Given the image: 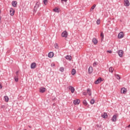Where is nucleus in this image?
<instances>
[{"instance_id":"obj_15","label":"nucleus","mask_w":130,"mask_h":130,"mask_svg":"<svg viewBox=\"0 0 130 130\" xmlns=\"http://www.w3.org/2000/svg\"><path fill=\"white\" fill-rule=\"evenodd\" d=\"M116 119H117L116 115H114L113 116V117L111 119V120L114 122L116 121Z\"/></svg>"},{"instance_id":"obj_43","label":"nucleus","mask_w":130,"mask_h":130,"mask_svg":"<svg viewBox=\"0 0 130 130\" xmlns=\"http://www.w3.org/2000/svg\"><path fill=\"white\" fill-rule=\"evenodd\" d=\"M55 65L54 64V63H52L51 64V66L52 67H54Z\"/></svg>"},{"instance_id":"obj_44","label":"nucleus","mask_w":130,"mask_h":130,"mask_svg":"<svg viewBox=\"0 0 130 130\" xmlns=\"http://www.w3.org/2000/svg\"><path fill=\"white\" fill-rule=\"evenodd\" d=\"M78 130H82V128L80 127L79 128H78Z\"/></svg>"},{"instance_id":"obj_21","label":"nucleus","mask_w":130,"mask_h":130,"mask_svg":"<svg viewBox=\"0 0 130 130\" xmlns=\"http://www.w3.org/2000/svg\"><path fill=\"white\" fill-rule=\"evenodd\" d=\"M72 75L73 76H74V75H76V69H73L72 70Z\"/></svg>"},{"instance_id":"obj_20","label":"nucleus","mask_w":130,"mask_h":130,"mask_svg":"<svg viewBox=\"0 0 130 130\" xmlns=\"http://www.w3.org/2000/svg\"><path fill=\"white\" fill-rule=\"evenodd\" d=\"M66 59H68L69 60H72V56L67 55L66 56Z\"/></svg>"},{"instance_id":"obj_4","label":"nucleus","mask_w":130,"mask_h":130,"mask_svg":"<svg viewBox=\"0 0 130 130\" xmlns=\"http://www.w3.org/2000/svg\"><path fill=\"white\" fill-rule=\"evenodd\" d=\"M123 37H124V35H123V32H120L118 35V38L119 39H121V38H123Z\"/></svg>"},{"instance_id":"obj_31","label":"nucleus","mask_w":130,"mask_h":130,"mask_svg":"<svg viewBox=\"0 0 130 130\" xmlns=\"http://www.w3.org/2000/svg\"><path fill=\"white\" fill-rule=\"evenodd\" d=\"M43 3H44V5H45V6H46V5H47V3H48V0H44Z\"/></svg>"},{"instance_id":"obj_22","label":"nucleus","mask_w":130,"mask_h":130,"mask_svg":"<svg viewBox=\"0 0 130 130\" xmlns=\"http://www.w3.org/2000/svg\"><path fill=\"white\" fill-rule=\"evenodd\" d=\"M109 71L110 73H113V71H114V69H113V68H112V67H110L109 69Z\"/></svg>"},{"instance_id":"obj_26","label":"nucleus","mask_w":130,"mask_h":130,"mask_svg":"<svg viewBox=\"0 0 130 130\" xmlns=\"http://www.w3.org/2000/svg\"><path fill=\"white\" fill-rule=\"evenodd\" d=\"M4 98L6 102H9V97L8 96H5Z\"/></svg>"},{"instance_id":"obj_12","label":"nucleus","mask_w":130,"mask_h":130,"mask_svg":"<svg viewBox=\"0 0 130 130\" xmlns=\"http://www.w3.org/2000/svg\"><path fill=\"white\" fill-rule=\"evenodd\" d=\"M31 69H32V70H34L36 68V63L33 62L30 65Z\"/></svg>"},{"instance_id":"obj_19","label":"nucleus","mask_w":130,"mask_h":130,"mask_svg":"<svg viewBox=\"0 0 130 130\" xmlns=\"http://www.w3.org/2000/svg\"><path fill=\"white\" fill-rule=\"evenodd\" d=\"M87 93L88 94L89 96H91L92 95V93L91 92V90H90V88H88L87 89Z\"/></svg>"},{"instance_id":"obj_46","label":"nucleus","mask_w":130,"mask_h":130,"mask_svg":"<svg viewBox=\"0 0 130 130\" xmlns=\"http://www.w3.org/2000/svg\"><path fill=\"white\" fill-rule=\"evenodd\" d=\"M28 127H29L30 128H31V126H28Z\"/></svg>"},{"instance_id":"obj_7","label":"nucleus","mask_w":130,"mask_h":130,"mask_svg":"<svg viewBox=\"0 0 130 130\" xmlns=\"http://www.w3.org/2000/svg\"><path fill=\"white\" fill-rule=\"evenodd\" d=\"M102 81V78L100 77L94 82V84H99V83H101Z\"/></svg>"},{"instance_id":"obj_39","label":"nucleus","mask_w":130,"mask_h":130,"mask_svg":"<svg viewBox=\"0 0 130 130\" xmlns=\"http://www.w3.org/2000/svg\"><path fill=\"white\" fill-rule=\"evenodd\" d=\"M61 2H64V3H67V2H68V0H61Z\"/></svg>"},{"instance_id":"obj_32","label":"nucleus","mask_w":130,"mask_h":130,"mask_svg":"<svg viewBox=\"0 0 130 130\" xmlns=\"http://www.w3.org/2000/svg\"><path fill=\"white\" fill-rule=\"evenodd\" d=\"M101 37L102 40L104 39V34H103V32L101 33Z\"/></svg>"},{"instance_id":"obj_36","label":"nucleus","mask_w":130,"mask_h":130,"mask_svg":"<svg viewBox=\"0 0 130 130\" xmlns=\"http://www.w3.org/2000/svg\"><path fill=\"white\" fill-rule=\"evenodd\" d=\"M18 74H19V71H17L16 72V76H17V77H19V75H18Z\"/></svg>"},{"instance_id":"obj_1","label":"nucleus","mask_w":130,"mask_h":130,"mask_svg":"<svg viewBox=\"0 0 130 130\" xmlns=\"http://www.w3.org/2000/svg\"><path fill=\"white\" fill-rule=\"evenodd\" d=\"M39 5H40V3L39 2H37L35 6L34 7V12L35 13H36L37 12V9H38L39 8Z\"/></svg>"},{"instance_id":"obj_8","label":"nucleus","mask_w":130,"mask_h":130,"mask_svg":"<svg viewBox=\"0 0 130 130\" xmlns=\"http://www.w3.org/2000/svg\"><path fill=\"white\" fill-rule=\"evenodd\" d=\"M68 89L71 91V93H74L75 92V88L72 86L68 87Z\"/></svg>"},{"instance_id":"obj_34","label":"nucleus","mask_w":130,"mask_h":130,"mask_svg":"<svg viewBox=\"0 0 130 130\" xmlns=\"http://www.w3.org/2000/svg\"><path fill=\"white\" fill-rule=\"evenodd\" d=\"M97 64H98V63H97V62H94L93 63V67H96V66H97Z\"/></svg>"},{"instance_id":"obj_9","label":"nucleus","mask_w":130,"mask_h":130,"mask_svg":"<svg viewBox=\"0 0 130 130\" xmlns=\"http://www.w3.org/2000/svg\"><path fill=\"white\" fill-rule=\"evenodd\" d=\"M126 89L124 87H123L121 89V93L122 94H125L126 93Z\"/></svg>"},{"instance_id":"obj_14","label":"nucleus","mask_w":130,"mask_h":130,"mask_svg":"<svg viewBox=\"0 0 130 130\" xmlns=\"http://www.w3.org/2000/svg\"><path fill=\"white\" fill-rule=\"evenodd\" d=\"M92 42L94 43V45H96V44L98 43V41L97 40V39L93 38L92 39Z\"/></svg>"},{"instance_id":"obj_48","label":"nucleus","mask_w":130,"mask_h":130,"mask_svg":"<svg viewBox=\"0 0 130 130\" xmlns=\"http://www.w3.org/2000/svg\"><path fill=\"white\" fill-rule=\"evenodd\" d=\"M0 14H1V10H0Z\"/></svg>"},{"instance_id":"obj_18","label":"nucleus","mask_w":130,"mask_h":130,"mask_svg":"<svg viewBox=\"0 0 130 130\" xmlns=\"http://www.w3.org/2000/svg\"><path fill=\"white\" fill-rule=\"evenodd\" d=\"M92 72H93V68H92V67H89V68H88V73L92 74Z\"/></svg>"},{"instance_id":"obj_37","label":"nucleus","mask_w":130,"mask_h":130,"mask_svg":"<svg viewBox=\"0 0 130 130\" xmlns=\"http://www.w3.org/2000/svg\"><path fill=\"white\" fill-rule=\"evenodd\" d=\"M83 95H84V96H86L87 95V92H83Z\"/></svg>"},{"instance_id":"obj_25","label":"nucleus","mask_w":130,"mask_h":130,"mask_svg":"<svg viewBox=\"0 0 130 130\" xmlns=\"http://www.w3.org/2000/svg\"><path fill=\"white\" fill-rule=\"evenodd\" d=\"M95 8H96V5L94 4L91 8L90 9V11H93V10H94V9H95Z\"/></svg>"},{"instance_id":"obj_38","label":"nucleus","mask_w":130,"mask_h":130,"mask_svg":"<svg viewBox=\"0 0 130 130\" xmlns=\"http://www.w3.org/2000/svg\"><path fill=\"white\" fill-rule=\"evenodd\" d=\"M107 52H109V53H112V51H111V50H108Z\"/></svg>"},{"instance_id":"obj_35","label":"nucleus","mask_w":130,"mask_h":130,"mask_svg":"<svg viewBox=\"0 0 130 130\" xmlns=\"http://www.w3.org/2000/svg\"><path fill=\"white\" fill-rule=\"evenodd\" d=\"M96 24H97L98 25H99V24H100V19H99V20H98L96 21Z\"/></svg>"},{"instance_id":"obj_13","label":"nucleus","mask_w":130,"mask_h":130,"mask_svg":"<svg viewBox=\"0 0 130 130\" xmlns=\"http://www.w3.org/2000/svg\"><path fill=\"white\" fill-rule=\"evenodd\" d=\"M17 4H18V2H17V1H13L12 2V5L13 7H14V8L17 7Z\"/></svg>"},{"instance_id":"obj_24","label":"nucleus","mask_w":130,"mask_h":130,"mask_svg":"<svg viewBox=\"0 0 130 130\" xmlns=\"http://www.w3.org/2000/svg\"><path fill=\"white\" fill-rule=\"evenodd\" d=\"M53 11L55 12V13H59V9L58 8L54 9Z\"/></svg>"},{"instance_id":"obj_23","label":"nucleus","mask_w":130,"mask_h":130,"mask_svg":"<svg viewBox=\"0 0 130 130\" xmlns=\"http://www.w3.org/2000/svg\"><path fill=\"white\" fill-rule=\"evenodd\" d=\"M115 77H116L117 80H120V76L118 74H115Z\"/></svg>"},{"instance_id":"obj_45","label":"nucleus","mask_w":130,"mask_h":130,"mask_svg":"<svg viewBox=\"0 0 130 130\" xmlns=\"http://www.w3.org/2000/svg\"><path fill=\"white\" fill-rule=\"evenodd\" d=\"M2 20V17L0 16V21Z\"/></svg>"},{"instance_id":"obj_3","label":"nucleus","mask_w":130,"mask_h":130,"mask_svg":"<svg viewBox=\"0 0 130 130\" xmlns=\"http://www.w3.org/2000/svg\"><path fill=\"white\" fill-rule=\"evenodd\" d=\"M117 53H118L119 56H120V57H122V56L123 55V51H122V50H119L117 52Z\"/></svg>"},{"instance_id":"obj_30","label":"nucleus","mask_w":130,"mask_h":130,"mask_svg":"<svg viewBox=\"0 0 130 130\" xmlns=\"http://www.w3.org/2000/svg\"><path fill=\"white\" fill-rule=\"evenodd\" d=\"M83 104H84V105H85V106H87L88 103H87V101L86 100H84L83 101Z\"/></svg>"},{"instance_id":"obj_42","label":"nucleus","mask_w":130,"mask_h":130,"mask_svg":"<svg viewBox=\"0 0 130 130\" xmlns=\"http://www.w3.org/2000/svg\"><path fill=\"white\" fill-rule=\"evenodd\" d=\"M41 15V13L40 12L38 13V16H40Z\"/></svg>"},{"instance_id":"obj_27","label":"nucleus","mask_w":130,"mask_h":130,"mask_svg":"<svg viewBox=\"0 0 130 130\" xmlns=\"http://www.w3.org/2000/svg\"><path fill=\"white\" fill-rule=\"evenodd\" d=\"M19 77L18 76H15V78H14V80L15 81V82H18L19 81Z\"/></svg>"},{"instance_id":"obj_29","label":"nucleus","mask_w":130,"mask_h":130,"mask_svg":"<svg viewBox=\"0 0 130 130\" xmlns=\"http://www.w3.org/2000/svg\"><path fill=\"white\" fill-rule=\"evenodd\" d=\"M94 103H95V100H94L93 99L91 100L90 104H94Z\"/></svg>"},{"instance_id":"obj_2","label":"nucleus","mask_w":130,"mask_h":130,"mask_svg":"<svg viewBox=\"0 0 130 130\" xmlns=\"http://www.w3.org/2000/svg\"><path fill=\"white\" fill-rule=\"evenodd\" d=\"M62 37H64L65 38H67L68 37V32L67 30L63 31L61 34Z\"/></svg>"},{"instance_id":"obj_40","label":"nucleus","mask_w":130,"mask_h":130,"mask_svg":"<svg viewBox=\"0 0 130 130\" xmlns=\"http://www.w3.org/2000/svg\"><path fill=\"white\" fill-rule=\"evenodd\" d=\"M96 126L97 127H101V125H99V124H96Z\"/></svg>"},{"instance_id":"obj_16","label":"nucleus","mask_w":130,"mask_h":130,"mask_svg":"<svg viewBox=\"0 0 130 130\" xmlns=\"http://www.w3.org/2000/svg\"><path fill=\"white\" fill-rule=\"evenodd\" d=\"M45 90H46V88L44 87H41L40 88V92L41 93H44V92H45Z\"/></svg>"},{"instance_id":"obj_10","label":"nucleus","mask_w":130,"mask_h":130,"mask_svg":"<svg viewBox=\"0 0 130 130\" xmlns=\"http://www.w3.org/2000/svg\"><path fill=\"white\" fill-rule=\"evenodd\" d=\"M10 16H12V17H13V16H14L15 14V10H13V9H11L10 10Z\"/></svg>"},{"instance_id":"obj_33","label":"nucleus","mask_w":130,"mask_h":130,"mask_svg":"<svg viewBox=\"0 0 130 130\" xmlns=\"http://www.w3.org/2000/svg\"><path fill=\"white\" fill-rule=\"evenodd\" d=\"M54 47L56 48V49H58V44L55 43L54 44Z\"/></svg>"},{"instance_id":"obj_17","label":"nucleus","mask_w":130,"mask_h":130,"mask_svg":"<svg viewBox=\"0 0 130 130\" xmlns=\"http://www.w3.org/2000/svg\"><path fill=\"white\" fill-rule=\"evenodd\" d=\"M101 116L102 117H103V118H107V116H108L107 113L105 112L103 114H102Z\"/></svg>"},{"instance_id":"obj_11","label":"nucleus","mask_w":130,"mask_h":130,"mask_svg":"<svg viewBox=\"0 0 130 130\" xmlns=\"http://www.w3.org/2000/svg\"><path fill=\"white\" fill-rule=\"evenodd\" d=\"M53 55H54V53H53V52H50L48 53V57L51 58L53 57Z\"/></svg>"},{"instance_id":"obj_47","label":"nucleus","mask_w":130,"mask_h":130,"mask_svg":"<svg viewBox=\"0 0 130 130\" xmlns=\"http://www.w3.org/2000/svg\"><path fill=\"white\" fill-rule=\"evenodd\" d=\"M24 130H26V129H24Z\"/></svg>"},{"instance_id":"obj_6","label":"nucleus","mask_w":130,"mask_h":130,"mask_svg":"<svg viewBox=\"0 0 130 130\" xmlns=\"http://www.w3.org/2000/svg\"><path fill=\"white\" fill-rule=\"evenodd\" d=\"M124 5L125 7L129 6V1L128 0H124Z\"/></svg>"},{"instance_id":"obj_41","label":"nucleus","mask_w":130,"mask_h":130,"mask_svg":"<svg viewBox=\"0 0 130 130\" xmlns=\"http://www.w3.org/2000/svg\"><path fill=\"white\" fill-rule=\"evenodd\" d=\"M3 88V85H2V83H0V89Z\"/></svg>"},{"instance_id":"obj_28","label":"nucleus","mask_w":130,"mask_h":130,"mask_svg":"<svg viewBox=\"0 0 130 130\" xmlns=\"http://www.w3.org/2000/svg\"><path fill=\"white\" fill-rule=\"evenodd\" d=\"M59 71L60 72H61L62 73H63V72L64 71V68H63V67H61L59 69Z\"/></svg>"},{"instance_id":"obj_5","label":"nucleus","mask_w":130,"mask_h":130,"mask_svg":"<svg viewBox=\"0 0 130 130\" xmlns=\"http://www.w3.org/2000/svg\"><path fill=\"white\" fill-rule=\"evenodd\" d=\"M80 100L77 99L74 101L73 103L75 105H79V104H80Z\"/></svg>"}]
</instances>
